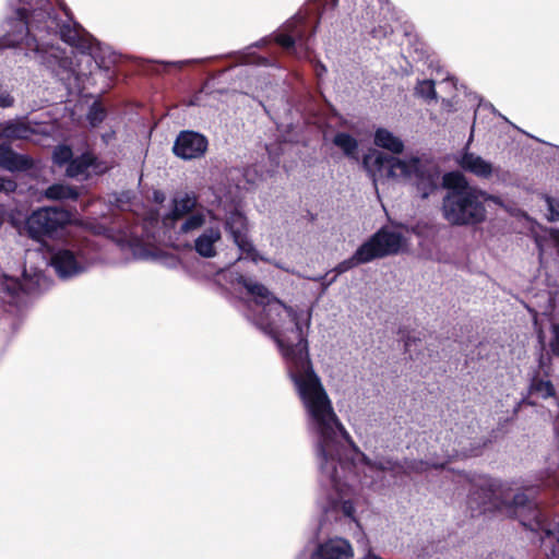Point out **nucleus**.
Here are the masks:
<instances>
[{"label": "nucleus", "instance_id": "obj_31", "mask_svg": "<svg viewBox=\"0 0 559 559\" xmlns=\"http://www.w3.org/2000/svg\"><path fill=\"white\" fill-rule=\"evenodd\" d=\"M480 193L483 194L481 195V204L486 205V202H492L499 206H503V201L501 200L500 197L490 194L481 189H480Z\"/></svg>", "mask_w": 559, "mask_h": 559}, {"label": "nucleus", "instance_id": "obj_35", "mask_svg": "<svg viewBox=\"0 0 559 559\" xmlns=\"http://www.w3.org/2000/svg\"><path fill=\"white\" fill-rule=\"evenodd\" d=\"M336 276H337V275L333 276V277H332L331 280H329V281H326V280L324 278V281L322 282V285H321V286H322V293H324V292L329 288V286H330L332 283H334V282H335Z\"/></svg>", "mask_w": 559, "mask_h": 559}, {"label": "nucleus", "instance_id": "obj_3", "mask_svg": "<svg viewBox=\"0 0 559 559\" xmlns=\"http://www.w3.org/2000/svg\"><path fill=\"white\" fill-rule=\"evenodd\" d=\"M453 478L469 486L467 506L472 516L493 510L516 516L524 527L539 536L547 559H559V528L547 523L542 511L524 493L513 496L509 503L510 489L486 475L455 473Z\"/></svg>", "mask_w": 559, "mask_h": 559}, {"label": "nucleus", "instance_id": "obj_22", "mask_svg": "<svg viewBox=\"0 0 559 559\" xmlns=\"http://www.w3.org/2000/svg\"><path fill=\"white\" fill-rule=\"evenodd\" d=\"M45 197L49 200H76L79 192L70 186L55 183L46 189Z\"/></svg>", "mask_w": 559, "mask_h": 559}, {"label": "nucleus", "instance_id": "obj_29", "mask_svg": "<svg viewBox=\"0 0 559 559\" xmlns=\"http://www.w3.org/2000/svg\"><path fill=\"white\" fill-rule=\"evenodd\" d=\"M548 210H549V219L558 221L559 219V201H556L551 198L546 199Z\"/></svg>", "mask_w": 559, "mask_h": 559}, {"label": "nucleus", "instance_id": "obj_12", "mask_svg": "<svg viewBox=\"0 0 559 559\" xmlns=\"http://www.w3.org/2000/svg\"><path fill=\"white\" fill-rule=\"evenodd\" d=\"M455 160L464 171L479 179L489 180L495 178L497 181H503L506 178V174L499 166H495L491 162L475 153L464 151L456 156Z\"/></svg>", "mask_w": 559, "mask_h": 559}, {"label": "nucleus", "instance_id": "obj_16", "mask_svg": "<svg viewBox=\"0 0 559 559\" xmlns=\"http://www.w3.org/2000/svg\"><path fill=\"white\" fill-rule=\"evenodd\" d=\"M215 223L205 227L194 239L193 249L202 258L212 259L218 253V247L223 242V233L217 217L213 218Z\"/></svg>", "mask_w": 559, "mask_h": 559}, {"label": "nucleus", "instance_id": "obj_37", "mask_svg": "<svg viewBox=\"0 0 559 559\" xmlns=\"http://www.w3.org/2000/svg\"><path fill=\"white\" fill-rule=\"evenodd\" d=\"M325 277H326V275H319V276L310 277V280L322 284V282L324 281Z\"/></svg>", "mask_w": 559, "mask_h": 559}, {"label": "nucleus", "instance_id": "obj_19", "mask_svg": "<svg viewBox=\"0 0 559 559\" xmlns=\"http://www.w3.org/2000/svg\"><path fill=\"white\" fill-rule=\"evenodd\" d=\"M33 133V128L21 119L8 120L0 123V139L25 140Z\"/></svg>", "mask_w": 559, "mask_h": 559}, {"label": "nucleus", "instance_id": "obj_26", "mask_svg": "<svg viewBox=\"0 0 559 559\" xmlns=\"http://www.w3.org/2000/svg\"><path fill=\"white\" fill-rule=\"evenodd\" d=\"M73 158L72 148L68 145H58L53 150L52 159L59 166L68 165Z\"/></svg>", "mask_w": 559, "mask_h": 559}, {"label": "nucleus", "instance_id": "obj_14", "mask_svg": "<svg viewBox=\"0 0 559 559\" xmlns=\"http://www.w3.org/2000/svg\"><path fill=\"white\" fill-rule=\"evenodd\" d=\"M206 150L207 139L203 134L190 130L180 131L173 146V153L183 160L200 158Z\"/></svg>", "mask_w": 559, "mask_h": 559}, {"label": "nucleus", "instance_id": "obj_27", "mask_svg": "<svg viewBox=\"0 0 559 559\" xmlns=\"http://www.w3.org/2000/svg\"><path fill=\"white\" fill-rule=\"evenodd\" d=\"M416 94L426 99H435V82L431 80H423L416 85Z\"/></svg>", "mask_w": 559, "mask_h": 559}, {"label": "nucleus", "instance_id": "obj_39", "mask_svg": "<svg viewBox=\"0 0 559 559\" xmlns=\"http://www.w3.org/2000/svg\"><path fill=\"white\" fill-rule=\"evenodd\" d=\"M551 236H552V238H554L556 241H559V231H558V230H554V231H551Z\"/></svg>", "mask_w": 559, "mask_h": 559}, {"label": "nucleus", "instance_id": "obj_23", "mask_svg": "<svg viewBox=\"0 0 559 559\" xmlns=\"http://www.w3.org/2000/svg\"><path fill=\"white\" fill-rule=\"evenodd\" d=\"M333 143L340 147L346 156L356 157L358 142L350 134L345 132L336 133L333 139Z\"/></svg>", "mask_w": 559, "mask_h": 559}, {"label": "nucleus", "instance_id": "obj_15", "mask_svg": "<svg viewBox=\"0 0 559 559\" xmlns=\"http://www.w3.org/2000/svg\"><path fill=\"white\" fill-rule=\"evenodd\" d=\"M354 548L348 539L330 537L319 542L313 548L310 559H353Z\"/></svg>", "mask_w": 559, "mask_h": 559}, {"label": "nucleus", "instance_id": "obj_8", "mask_svg": "<svg viewBox=\"0 0 559 559\" xmlns=\"http://www.w3.org/2000/svg\"><path fill=\"white\" fill-rule=\"evenodd\" d=\"M50 264L60 278L68 280L86 272L92 260L83 245L71 242L52 250Z\"/></svg>", "mask_w": 559, "mask_h": 559}, {"label": "nucleus", "instance_id": "obj_36", "mask_svg": "<svg viewBox=\"0 0 559 559\" xmlns=\"http://www.w3.org/2000/svg\"><path fill=\"white\" fill-rule=\"evenodd\" d=\"M245 177L248 182L255 183V179L251 178V169H247L245 173Z\"/></svg>", "mask_w": 559, "mask_h": 559}, {"label": "nucleus", "instance_id": "obj_4", "mask_svg": "<svg viewBox=\"0 0 559 559\" xmlns=\"http://www.w3.org/2000/svg\"><path fill=\"white\" fill-rule=\"evenodd\" d=\"M362 164L377 192L380 182L391 179L412 183L417 194L421 199H427L440 185V170L437 164L425 155L401 158L374 152L366 155Z\"/></svg>", "mask_w": 559, "mask_h": 559}, {"label": "nucleus", "instance_id": "obj_34", "mask_svg": "<svg viewBox=\"0 0 559 559\" xmlns=\"http://www.w3.org/2000/svg\"><path fill=\"white\" fill-rule=\"evenodd\" d=\"M134 257L142 260H148L155 258V255L150 250H140L134 251Z\"/></svg>", "mask_w": 559, "mask_h": 559}, {"label": "nucleus", "instance_id": "obj_7", "mask_svg": "<svg viewBox=\"0 0 559 559\" xmlns=\"http://www.w3.org/2000/svg\"><path fill=\"white\" fill-rule=\"evenodd\" d=\"M198 199L193 193H185L173 200V209L164 217V225L174 227L177 221H182L178 227L179 234H190L203 227L207 219L215 218L212 210L197 209Z\"/></svg>", "mask_w": 559, "mask_h": 559}, {"label": "nucleus", "instance_id": "obj_38", "mask_svg": "<svg viewBox=\"0 0 559 559\" xmlns=\"http://www.w3.org/2000/svg\"><path fill=\"white\" fill-rule=\"evenodd\" d=\"M444 462H433L431 463V466L435 467V468H443L444 467Z\"/></svg>", "mask_w": 559, "mask_h": 559}, {"label": "nucleus", "instance_id": "obj_11", "mask_svg": "<svg viewBox=\"0 0 559 559\" xmlns=\"http://www.w3.org/2000/svg\"><path fill=\"white\" fill-rule=\"evenodd\" d=\"M371 261L391 254H396L406 247V240L401 233L381 228L370 239L362 243Z\"/></svg>", "mask_w": 559, "mask_h": 559}, {"label": "nucleus", "instance_id": "obj_32", "mask_svg": "<svg viewBox=\"0 0 559 559\" xmlns=\"http://www.w3.org/2000/svg\"><path fill=\"white\" fill-rule=\"evenodd\" d=\"M14 104L13 96L8 91H2L0 88V107L8 108Z\"/></svg>", "mask_w": 559, "mask_h": 559}, {"label": "nucleus", "instance_id": "obj_2", "mask_svg": "<svg viewBox=\"0 0 559 559\" xmlns=\"http://www.w3.org/2000/svg\"><path fill=\"white\" fill-rule=\"evenodd\" d=\"M20 7L14 16L4 24V34L0 39V49L23 46L38 63L47 68L61 80L75 74L73 61L56 46L62 39L82 53L92 55L95 39L76 23H63L48 11L49 0H17Z\"/></svg>", "mask_w": 559, "mask_h": 559}, {"label": "nucleus", "instance_id": "obj_10", "mask_svg": "<svg viewBox=\"0 0 559 559\" xmlns=\"http://www.w3.org/2000/svg\"><path fill=\"white\" fill-rule=\"evenodd\" d=\"M224 227L239 249L241 257L243 255L253 262L263 260L249 237V222L240 210L235 209L226 214Z\"/></svg>", "mask_w": 559, "mask_h": 559}, {"label": "nucleus", "instance_id": "obj_21", "mask_svg": "<svg viewBox=\"0 0 559 559\" xmlns=\"http://www.w3.org/2000/svg\"><path fill=\"white\" fill-rule=\"evenodd\" d=\"M371 257L367 253V247L361 245L349 259L340 262L333 271L336 275L343 274L359 264L370 262Z\"/></svg>", "mask_w": 559, "mask_h": 559}, {"label": "nucleus", "instance_id": "obj_17", "mask_svg": "<svg viewBox=\"0 0 559 559\" xmlns=\"http://www.w3.org/2000/svg\"><path fill=\"white\" fill-rule=\"evenodd\" d=\"M306 16L297 13L292 20L287 21L282 31L276 35L275 40L285 49H294L295 43L304 45L305 41Z\"/></svg>", "mask_w": 559, "mask_h": 559}, {"label": "nucleus", "instance_id": "obj_41", "mask_svg": "<svg viewBox=\"0 0 559 559\" xmlns=\"http://www.w3.org/2000/svg\"><path fill=\"white\" fill-rule=\"evenodd\" d=\"M155 198L156 200L160 199V195H158V193H155Z\"/></svg>", "mask_w": 559, "mask_h": 559}, {"label": "nucleus", "instance_id": "obj_13", "mask_svg": "<svg viewBox=\"0 0 559 559\" xmlns=\"http://www.w3.org/2000/svg\"><path fill=\"white\" fill-rule=\"evenodd\" d=\"M112 167L110 162L98 158L91 152H85L72 158L66 168V175L70 178L86 179L92 175H102Z\"/></svg>", "mask_w": 559, "mask_h": 559}, {"label": "nucleus", "instance_id": "obj_9", "mask_svg": "<svg viewBox=\"0 0 559 559\" xmlns=\"http://www.w3.org/2000/svg\"><path fill=\"white\" fill-rule=\"evenodd\" d=\"M70 221V213L61 207H41L27 217L26 228L33 239L41 240L44 237H51Z\"/></svg>", "mask_w": 559, "mask_h": 559}, {"label": "nucleus", "instance_id": "obj_30", "mask_svg": "<svg viewBox=\"0 0 559 559\" xmlns=\"http://www.w3.org/2000/svg\"><path fill=\"white\" fill-rule=\"evenodd\" d=\"M549 346L552 354L559 357V324L552 326V336Z\"/></svg>", "mask_w": 559, "mask_h": 559}, {"label": "nucleus", "instance_id": "obj_25", "mask_svg": "<svg viewBox=\"0 0 559 559\" xmlns=\"http://www.w3.org/2000/svg\"><path fill=\"white\" fill-rule=\"evenodd\" d=\"M107 111L99 102H94L87 112V121L92 127H97L106 118Z\"/></svg>", "mask_w": 559, "mask_h": 559}, {"label": "nucleus", "instance_id": "obj_33", "mask_svg": "<svg viewBox=\"0 0 559 559\" xmlns=\"http://www.w3.org/2000/svg\"><path fill=\"white\" fill-rule=\"evenodd\" d=\"M478 452L475 450V449H472L469 451H466V450H462V451H456L454 450L453 453H448L447 456L448 457H460V456H463V457H467V456H473V455H477Z\"/></svg>", "mask_w": 559, "mask_h": 559}, {"label": "nucleus", "instance_id": "obj_6", "mask_svg": "<svg viewBox=\"0 0 559 559\" xmlns=\"http://www.w3.org/2000/svg\"><path fill=\"white\" fill-rule=\"evenodd\" d=\"M45 276L38 272H23V283L14 276L0 275V306L4 311L14 313L26 307L29 297L40 289Z\"/></svg>", "mask_w": 559, "mask_h": 559}, {"label": "nucleus", "instance_id": "obj_1", "mask_svg": "<svg viewBox=\"0 0 559 559\" xmlns=\"http://www.w3.org/2000/svg\"><path fill=\"white\" fill-rule=\"evenodd\" d=\"M238 283L253 300L248 319L275 341L301 401L320 471L317 506L326 519L344 516L358 524L356 504L361 485L367 484L359 472L366 477L368 473L373 477L384 472L393 476L411 475L426 472L429 464L423 461L397 463L389 459L371 461L362 453L337 417L309 359L307 333L311 310L285 305L251 277L239 276Z\"/></svg>", "mask_w": 559, "mask_h": 559}, {"label": "nucleus", "instance_id": "obj_40", "mask_svg": "<svg viewBox=\"0 0 559 559\" xmlns=\"http://www.w3.org/2000/svg\"><path fill=\"white\" fill-rule=\"evenodd\" d=\"M183 63H185L183 61H177V62H169L168 64L181 67Z\"/></svg>", "mask_w": 559, "mask_h": 559}, {"label": "nucleus", "instance_id": "obj_24", "mask_svg": "<svg viewBox=\"0 0 559 559\" xmlns=\"http://www.w3.org/2000/svg\"><path fill=\"white\" fill-rule=\"evenodd\" d=\"M530 393L543 399L555 396V388L549 380L533 379L530 385Z\"/></svg>", "mask_w": 559, "mask_h": 559}, {"label": "nucleus", "instance_id": "obj_20", "mask_svg": "<svg viewBox=\"0 0 559 559\" xmlns=\"http://www.w3.org/2000/svg\"><path fill=\"white\" fill-rule=\"evenodd\" d=\"M373 143L393 154H401L404 151V142L388 129L379 128L374 132Z\"/></svg>", "mask_w": 559, "mask_h": 559}, {"label": "nucleus", "instance_id": "obj_5", "mask_svg": "<svg viewBox=\"0 0 559 559\" xmlns=\"http://www.w3.org/2000/svg\"><path fill=\"white\" fill-rule=\"evenodd\" d=\"M447 193L442 199L441 213L452 226H477L486 222L487 209L481 204L480 189L471 186L459 171L447 173L443 178Z\"/></svg>", "mask_w": 559, "mask_h": 559}, {"label": "nucleus", "instance_id": "obj_28", "mask_svg": "<svg viewBox=\"0 0 559 559\" xmlns=\"http://www.w3.org/2000/svg\"><path fill=\"white\" fill-rule=\"evenodd\" d=\"M17 185L14 180L0 177V195L9 197L11 193L15 192Z\"/></svg>", "mask_w": 559, "mask_h": 559}, {"label": "nucleus", "instance_id": "obj_18", "mask_svg": "<svg viewBox=\"0 0 559 559\" xmlns=\"http://www.w3.org/2000/svg\"><path fill=\"white\" fill-rule=\"evenodd\" d=\"M32 165V159L26 155L15 153L7 145H0V168L17 171L26 170L31 168Z\"/></svg>", "mask_w": 559, "mask_h": 559}]
</instances>
